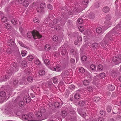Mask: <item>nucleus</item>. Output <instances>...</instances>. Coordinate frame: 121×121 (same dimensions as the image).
Instances as JSON below:
<instances>
[{"label": "nucleus", "mask_w": 121, "mask_h": 121, "mask_svg": "<svg viewBox=\"0 0 121 121\" xmlns=\"http://www.w3.org/2000/svg\"><path fill=\"white\" fill-rule=\"evenodd\" d=\"M81 59L82 61H85L87 60V57L86 56L83 55Z\"/></svg>", "instance_id": "obj_52"}, {"label": "nucleus", "mask_w": 121, "mask_h": 121, "mask_svg": "<svg viewBox=\"0 0 121 121\" xmlns=\"http://www.w3.org/2000/svg\"><path fill=\"white\" fill-rule=\"evenodd\" d=\"M112 108L110 106H108L107 107V110L108 112H110Z\"/></svg>", "instance_id": "obj_60"}, {"label": "nucleus", "mask_w": 121, "mask_h": 121, "mask_svg": "<svg viewBox=\"0 0 121 121\" xmlns=\"http://www.w3.org/2000/svg\"><path fill=\"white\" fill-rule=\"evenodd\" d=\"M78 69L80 72L83 73L85 72L84 69L82 67H80L79 68H77L76 69Z\"/></svg>", "instance_id": "obj_34"}, {"label": "nucleus", "mask_w": 121, "mask_h": 121, "mask_svg": "<svg viewBox=\"0 0 121 121\" xmlns=\"http://www.w3.org/2000/svg\"><path fill=\"white\" fill-rule=\"evenodd\" d=\"M105 28V26H101L98 27L96 29V33L98 35H102L106 30L108 28V27H107Z\"/></svg>", "instance_id": "obj_7"}, {"label": "nucleus", "mask_w": 121, "mask_h": 121, "mask_svg": "<svg viewBox=\"0 0 121 121\" xmlns=\"http://www.w3.org/2000/svg\"><path fill=\"white\" fill-rule=\"evenodd\" d=\"M84 90V89H82L77 91L76 93V99H79L80 97V94L83 93L85 91L87 92L93 91V88L91 86H88L87 88H85Z\"/></svg>", "instance_id": "obj_5"}, {"label": "nucleus", "mask_w": 121, "mask_h": 121, "mask_svg": "<svg viewBox=\"0 0 121 121\" xmlns=\"http://www.w3.org/2000/svg\"><path fill=\"white\" fill-rule=\"evenodd\" d=\"M111 19V17L110 15L108 14L106 15L105 17L106 20L108 21H110Z\"/></svg>", "instance_id": "obj_47"}, {"label": "nucleus", "mask_w": 121, "mask_h": 121, "mask_svg": "<svg viewBox=\"0 0 121 121\" xmlns=\"http://www.w3.org/2000/svg\"><path fill=\"white\" fill-rule=\"evenodd\" d=\"M49 67L51 70L54 71L60 72L61 71V68L60 67V65L59 64L57 65L56 66V68L54 66H53V67H52L51 66H49Z\"/></svg>", "instance_id": "obj_10"}, {"label": "nucleus", "mask_w": 121, "mask_h": 121, "mask_svg": "<svg viewBox=\"0 0 121 121\" xmlns=\"http://www.w3.org/2000/svg\"><path fill=\"white\" fill-rule=\"evenodd\" d=\"M90 69L92 70H96V66L93 64H92L90 66Z\"/></svg>", "instance_id": "obj_40"}, {"label": "nucleus", "mask_w": 121, "mask_h": 121, "mask_svg": "<svg viewBox=\"0 0 121 121\" xmlns=\"http://www.w3.org/2000/svg\"><path fill=\"white\" fill-rule=\"evenodd\" d=\"M23 5L24 6L26 7L28 6L29 5L28 1L26 0H25L23 3Z\"/></svg>", "instance_id": "obj_37"}, {"label": "nucleus", "mask_w": 121, "mask_h": 121, "mask_svg": "<svg viewBox=\"0 0 121 121\" xmlns=\"http://www.w3.org/2000/svg\"><path fill=\"white\" fill-rule=\"evenodd\" d=\"M89 103L87 101H79L78 103V104L79 105L81 106H83L85 105H88V103Z\"/></svg>", "instance_id": "obj_15"}, {"label": "nucleus", "mask_w": 121, "mask_h": 121, "mask_svg": "<svg viewBox=\"0 0 121 121\" xmlns=\"http://www.w3.org/2000/svg\"><path fill=\"white\" fill-rule=\"evenodd\" d=\"M78 113L81 115V116L83 117H85L86 116V113L84 112H80L81 110V109H78L77 110Z\"/></svg>", "instance_id": "obj_20"}, {"label": "nucleus", "mask_w": 121, "mask_h": 121, "mask_svg": "<svg viewBox=\"0 0 121 121\" xmlns=\"http://www.w3.org/2000/svg\"><path fill=\"white\" fill-rule=\"evenodd\" d=\"M28 60L30 61H31L34 59V57L33 56L31 55H29L27 57Z\"/></svg>", "instance_id": "obj_46"}, {"label": "nucleus", "mask_w": 121, "mask_h": 121, "mask_svg": "<svg viewBox=\"0 0 121 121\" xmlns=\"http://www.w3.org/2000/svg\"><path fill=\"white\" fill-rule=\"evenodd\" d=\"M77 22L79 24H81L83 22V21L81 18H79L78 19Z\"/></svg>", "instance_id": "obj_59"}, {"label": "nucleus", "mask_w": 121, "mask_h": 121, "mask_svg": "<svg viewBox=\"0 0 121 121\" xmlns=\"http://www.w3.org/2000/svg\"><path fill=\"white\" fill-rule=\"evenodd\" d=\"M48 87L50 88L51 87L53 86V84L51 82H49L48 83Z\"/></svg>", "instance_id": "obj_58"}, {"label": "nucleus", "mask_w": 121, "mask_h": 121, "mask_svg": "<svg viewBox=\"0 0 121 121\" xmlns=\"http://www.w3.org/2000/svg\"><path fill=\"white\" fill-rule=\"evenodd\" d=\"M26 79L29 82H32L33 81V78L31 76H29Z\"/></svg>", "instance_id": "obj_36"}, {"label": "nucleus", "mask_w": 121, "mask_h": 121, "mask_svg": "<svg viewBox=\"0 0 121 121\" xmlns=\"http://www.w3.org/2000/svg\"><path fill=\"white\" fill-rule=\"evenodd\" d=\"M18 20L16 18L13 19L11 21L12 23L13 24H16L18 23Z\"/></svg>", "instance_id": "obj_29"}, {"label": "nucleus", "mask_w": 121, "mask_h": 121, "mask_svg": "<svg viewBox=\"0 0 121 121\" xmlns=\"http://www.w3.org/2000/svg\"><path fill=\"white\" fill-rule=\"evenodd\" d=\"M99 76V77L101 78H104L106 77L105 74L104 72L100 73Z\"/></svg>", "instance_id": "obj_32"}, {"label": "nucleus", "mask_w": 121, "mask_h": 121, "mask_svg": "<svg viewBox=\"0 0 121 121\" xmlns=\"http://www.w3.org/2000/svg\"><path fill=\"white\" fill-rule=\"evenodd\" d=\"M82 40V37L81 36H78V37L77 39V42H76V45L79 43V45L81 44V41Z\"/></svg>", "instance_id": "obj_23"}, {"label": "nucleus", "mask_w": 121, "mask_h": 121, "mask_svg": "<svg viewBox=\"0 0 121 121\" xmlns=\"http://www.w3.org/2000/svg\"><path fill=\"white\" fill-rule=\"evenodd\" d=\"M110 9L108 6H105L102 9L103 11L105 13H107L109 11Z\"/></svg>", "instance_id": "obj_21"}, {"label": "nucleus", "mask_w": 121, "mask_h": 121, "mask_svg": "<svg viewBox=\"0 0 121 121\" xmlns=\"http://www.w3.org/2000/svg\"><path fill=\"white\" fill-rule=\"evenodd\" d=\"M100 98L98 97H95L93 98V100L94 102H97L100 100Z\"/></svg>", "instance_id": "obj_41"}, {"label": "nucleus", "mask_w": 121, "mask_h": 121, "mask_svg": "<svg viewBox=\"0 0 121 121\" xmlns=\"http://www.w3.org/2000/svg\"><path fill=\"white\" fill-rule=\"evenodd\" d=\"M8 43H10V44H9L10 45L11 44L12 45V44H13V45L15 44V43L14 42V40L12 39H10L8 40Z\"/></svg>", "instance_id": "obj_50"}, {"label": "nucleus", "mask_w": 121, "mask_h": 121, "mask_svg": "<svg viewBox=\"0 0 121 121\" xmlns=\"http://www.w3.org/2000/svg\"><path fill=\"white\" fill-rule=\"evenodd\" d=\"M17 42L20 45L23 47H24L28 49L29 47L25 45L23 43L20 41L19 40H17Z\"/></svg>", "instance_id": "obj_27"}, {"label": "nucleus", "mask_w": 121, "mask_h": 121, "mask_svg": "<svg viewBox=\"0 0 121 121\" xmlns=\"http://www.w3.org/2000/svg\"><path fill=\"white\" fill-rule=\"evenodd\" d=\"M89 18L91 19L94 18L95 17V15L92 13H90L89 15Z\"/></svg>", "instance_id": "obj_33"}, {"label": "nucleus", "mask_w": 121, "mask_h": 121, "mask_svg": "<svg viewBox=\"0 0 121 121\" xmlns=\"http://www.w3.org/2000/svg\"><path fill=\"white\" fill-rule=\"evenodd\" d=\"M69 76L68 77L66 78L65 81V83H66L67 84H69L72 82V81L71 80V78H70Z\"/></svg>", "instance_id": "obj_26"}, {"label": "nucleus", "mask_w": 121, "mask_h": 121, "mask_svg": "<svg viewBox=\"0 0 121 121\" xmlns=\"http://www.w3.org/2000/svg\"><path fill=\"white\" fill-rule=\"evenodd\" d=\"M39 73L40 75H44L45 73L44 70H40L39 71Z\"/></svg>", "instance_id": "obj_48"}, {"label": "nucleus", "mask_w": 121, "mask_h": 121, "mask_svg": "<svg viewBox=\"0 0 121 121\" xmlns=\"http://www.w3.org/2000/svg\"><path fill=\"white\" fill-rule=\"evenodd\" d=\"M2 22H4L7 21V18L5 16L2 17L1 19Z\"/></svg>", "instance_id": "obj_39"}, {"label": "nucleus", "mask_w": 121, "mask_h": 121, "mask_svg": "<svg viewBox=\"0 0 121 121\" xmlns=\"http://www.w3.org/2000/svg\"><path fill=\"white\" fill-rule=\"evenodd\" d=\"M107 88L108 90L111 91L114 90L115 89L114 86L111 84L108 85V86Z\"/></svg>", "instance_id": "obj_18"}, {"label": "nucleus", "mask_w": 121, "mask_h": 121, "mask_svg": "<svg viewBox=\"0 0 121 121\" xmlns=\"http://www.w3.org/2000/svg\"><path fill=\"white\" fill-rule=\"evenodd\" d=\"M28 115H24L22 116V117L23 120H27Z\"/></svg>", "instance_id": "obj_51"}, {"label": "nucleus", "mask_w": 121, "mask_h": 121, "mask_svg": "<svg viewBox=\"0 0 121 121\" xmlns=\"http://www.w3.org/2000/svg\"><path fill=\"white\" fill-rule=\"evenodd\" d=\"M45 109H41L40 111L35 112L36 117L32 113H30L28 115L27 120L29 121H40L46 118Z\"/></svg>", "instance_id": "obj_2"}, {"label": "nucleus", "mask_w": 121, "mask_h": 121, "mask_svg": "<svg viewBox=\"0 0 121 121\" xmlns=\"http://www.w3.org/2000/svg\"><path fill=\"white\" fill-rule=\"evenodd\" d=\"M10 69H9V70H6V72L7 73L6 76H7V77L5 75L4 76L3 75H2V76L0 75V82H1L3 81H6L7 79L11 75L13 72V71L11 70V68H10Z\"/></svg>", "instance_id": "obj_6"}, {"label": "nucleus", "mask_w": 121, "mask_h": 121, "mask_svg": "<svg viewBox=\"0 0 121 121\" xmlns=\"http://www.w3.org/2000/svg\"><path fill=\"white\" fill-rule=\"evenodd\" d=\"M103 65H101L99 64L98 66L97 69L101 71L103 69Z\"/></svg>", "instance_id": "obj_45"}, {"label": "nucleus", "mask_w": 121, "mask_h": 121, "mask_svg": "<svg viewBox=\"0 0 121 121\" xmlns=\"http://www.w3.org/2000/svg\"><path fill=\"white\" fill-rule=\"evenodd\" d=\"M35 63L36 65H38L40 64L41 62L39 59L37 58L35 60Z\"/></svg>", "instance_id": "obj_44"}, {"label": "nucleus", "mask_w": 121, "mask_h": 121, "mask_svg": "<svg viewBox=\"0 0 121 121\" xmlns=\"http://www.w3.org/2000/svg\"><path fill=\"white\" fill-rule=\"evenodd\" d=\"M19 106L21 107H22L24 106V103L22 101H20L19 103Z\"/></svg>", "instance_id": "obj_54"}, {"label": "nucleus", "mask_w": 121, "mask_h": 121, "mask_svg": "<svg viewBox=\"0 0 121 121\" xmlns=\"http://www.w3.org/2000/svg\"><path fill=\"white\" fill-rule=\"evenodd\" d=\"M51 48V46L49 44H46L44 47L45 49L47 51H48L50 50Z\"/></svg>", "instance_id": "obj_31"}, {"label": "nucleus", "mask_w": 121, "mask_h": 121, "mask_svg": "<svg viewBox=\"0 0 121 121\" xmlns=\"http://www.w3.org/2000/svg\"><path fill=\"white\" fill-rule=\"evenodd\" d=\"M52 40L54 41H56L58 39V38L57 36L54 35L52 37Z\"/></svg>", "instance_id": "obj_53"}, {"label": "nucleus", "mask_w": 121, "mask_h": 121, "mask_svg": "<svg viewBox=\"0 0 121 121\" xmlns=\"http://www.w3.org/2000/svg\"><path fill=\"white\" fill-rule=\"evenodd\" d=\"M75 61V60L74 59L72 58L70 60V62L73 64H74Z\"/></svg>", "instance_id": "obj_64"}, {"label": "nucleus", "mask_w": 121, "mask_h": 121, "mask_svg": "<svg viewBox=\"0 0 121 121\" xmlns=\"http://www.w3.org/2000/svg\"><path fill=\"white\" fill-rule=\"evenodd\" d=\"M93 83L97 86L98 87L99 86L98 84H100V82L97 78L96 77H94V78Z\"/></svg>", "instance_id": "obj_14"}, {"label": "nucleus", "mask_w": 121, "mask_h": 121, "mask_svg": "<svg viewBox=\"0 0 121 121\" xmlns=\"http://www.w3.org/2000/svg\"><path fill=\"white\" fill-rule=\"evenodd\" d=\"M44 4L41 3L39 6L37 8V11L38 12H39L42 11L44 8V6H45Z\"/></svg>", "instance_id": "obj_13"}, {"label": "nucleus", "mask_w": 121, "mask_h": 121, "mask_svg": "<svg viewBox=\"0 0 121 121\" xmlns=\"http://www.w3.org/2000/svg\"><path fill=\"white\" fill-rule=\"evenodd\" d=\"M48 8L49 9H52V5L50 4H48L47 5Z\"/></svg>", "instance_id": "obj_61"}, {"label": "nucleus", "mask_w": 121, "mask_h": 121, "mask_svg": "<svg viewBox=\"0 0 121 121\" xmlns=\"http://www.w3.org/2000/svg\"><path fill=\"white\" fill-rule=\"evenodd\" d=\"M44 60V63L48 67L49 66V65L50 64V61L48 59H45L43 60Z\"/></svg>", "instance_id": "obj_28"}, {"label": "nucleus", "mask_w": 121, "mask_h": 121, "mask_svg": "<svg viewBox=\"0 0 121 121\" xmlns=\"http://www.w3.org/2000/svg\"><path fill=\"white\" fill-rule=\"evenodd\" d=\"M0 97L2 98V99L0 100V102H2L3 100H4L5 99L6 97V94L5 92L3 91H1L0 93Z\"/></svg>", "instance_id": "obj_12"}, {"label": "nucleus", "mask_w": 121, "mask_h": 121, "mask_svg": "<svg viewBox=\"0 0 121 121\" xmlns=\"http://www.w3.org/2000/svg\"><path fill=\"white\" fill-rule=\"evenodd\" d=\"M110 74L112 77L114 78L116 76L117 73L115 71L112 70Z\"/></svg>", "instance_id": "obj_30"}, {"label": "nucleus", "mask_w": 121, "mask_h": 121, "mask_svg": "<svg viewBox=\"0 0 121 121\" xmlns=\"http://www.w3.org/2000/svg\"><path fill=\"white\" fill-rule=\"evenodd\" d=\"M27 37L29 38L32 37L34 39H36L37 38H40L42 36L40 35L38 31L36 30H34L33 31H30L27 34Z\"/></svg>", "instance_id": "obj_3"}, {"label": "nucleus", "mask_w": 121, "mask_h": 121, "mask_svg": "<svg viewBox=\"0 0 121 121\" xmlns=\"http://www.w3.org/2000/svg\"><path fill=\"white\" fill-rule=\"evenodd\" d=\"M104 24L106 26H105V28H106L107 27H108V28L110 27V26L111 25L112 23L110 21H108L106 20L104 22Z\"/></svg>", "instance_id": "obj_16"}, {"label": "nucleus", "mask_w": 121, "mask_h": 121, "mask_svg": "<svg viewBox=\"0 0 121 121\" xmlns=\"http://www.w3.org/2000/svg\"><path fill=\"white\" fill-rule=\"evenodd\" d=\"M85 27V26H80L78 27V28L80 31L82 32L84 31L85 29L86 28Z\"/></svg>", "instance_id": "obj_35"}, {"label": "nucleus", "mask_w": 121, "mask_h": 121, "mask_svg": "<svg viewBox=\"0 0 121 121\" xmlns=\"http://www.w3.org/2000/svg\"><path fill=\"white\" fill-rule=\"evenodd\" d=\"M49 19L51 21H52L53 23H55L57 24L59 22L61 23V18L60 17H57L56 19H54V17L52 15L50 14L49 15Z\"/></svg>", "instance_id": "obj_8"}, {"label": "nucleus", "mask_w": 121, "mask_h": 121, "mask_svg": "<svg viewBox=\"0 0 121 121\" xmlns=\"http://www.w3.org/2000/svg\"><path fill=\"white\" fill-rule=\"evenodd\" d=\"M70 74L69 71H66L63 72L61 74V76L63 79L65 80V78L69 76Z\"/></svg>", "instance_id": "obj_11"}, {"label": "nucleus", "mask_w": 121, "mask_h": 121, "mask_svg": "<svg viewBox=\"0 0 121 121\" xmlns=\"http://www.w3.org/2000/svg\"><path fill=\"white\" fill-rule=\"evenodd\" d=\"M98 44L97 43H93L92 45V47L94 48H96L98 47Z\"/></svg>", "instance_id": "obj_55"}, {"label": "nucleus", "mask_w": 121, "mask_h": 121, "mask_svg": "<svg viewBox=\"0 0 121 121\" xmlns=\"http://www.w3.org/2000/svg\"><path fill=\"white\" fill-rule=\"evenodd\" d=\"M85 76H87L88 78H92V76L91 74L87 72H85L84 73Z\"/></svg>", "instance_id": "obj_22"}, {"label": "nucleus", "mask_w": 121, "mask_h": 121, "mask_svg": "<svg viewBox=\"0 0 121 121\" xmlns=\"http://www.w3.org/2000/svg\"><path fill=\"white\" fill-rule=\"evenodd\" d=\"M60 77V76H58L53 77L52 78V80L53 82L54 83H57L58 82V78Z\"/></svg>", "instance_id": "obj_17"}, {"label": "nucleus", "mask_w": 121, "mask_h": 121, "mask_svg": "<svg viewBox=\"0 0 121 121\" xmlns=\"http://www.w3.org/2000/svg\"><path fill=\"white\" fill-rule=\"evenodd\" d=\"M67 113L65 111H63L61 112V115L63 118H64L67 115Z\"/></svg>", "instance_id": "obj_25"}, {"label": "nucleus", "mask_w": 121, "mask_h": 121, "mask_svg": "<svg viewBox=\"0 0 121 121\" xmlns=\"http://www.w3.org/2000/svg\"><path fill=\"white\" fill-rule=\"evenodd\" d=\"M91 30L90 29H88L84 32V34L85 35H89L91 34Z\"/></svg>", "instance_id": "obj_24"}, {"label": "nucleus", "mask_w": 121, "mask_h": 121, "mask_svg": "<svg viewBox=\"0 0 121 121\" xmlns=\"http://www.w3.org/2000/svg\"><path fill=\"white\" fill-rule=\"evenodd\" d=\"M5 26L7 29H10L11 27V25L8 23H6L5 24Z\"/></svg>", "instance_id": "obj_42"}, {"label": "nucleus", "mask_w": 121, "mask_h": 121, "mask_svg": "<svg viewBox=\"0 0 121 121\" xmlns=\"http://www.w3.org/2000/svg\"><path fill=\"white\" fill-rule=\"evenodd\" d=\"M112 60L116 65L118 64L121 62V55H119L118 57H113Z\"/></svg>", "instance_id": "obj_9"}, {"label": "nucleus", "mask_w": 121, "mask_h": 121, "mask_svg": "<svg viewBox=\"0 0 121 121\" xmlns=\"http://www.w3.org/2000/svg\"><path fill=\"white\" fill-rule=\"evenodd\" d=\"M55 25L53 23H51L50 24V26L51 28H55Z\"/></svg>", "instance_id": "obj_62"}, {"label": "nucleus", "mask_w": 121, "mask_h": 121, "mask_svg": "<svg viewBox=\"0 0 121 121\" xmlns=\"http://www.w3.org/2000/svg\"><path fill=\"white\" fill-rule=\"evenodd\" d=\"M22 64L23 66L25 67L27 65V63L26 60H24L22 61Z\"/></svg>", "instance_id": "obj_49"}, {"label": "nucleus", "mask_w": 121, "mask_h": 121, "mask_svg": "<svg viewBox=\"0 0 121 121\" xmlns=\"http://www.w3.org/2000/svg\"><path fill=\"white\" fill-rule=\"evenodd\" d=\"M33 21L34 22L36 23H38L39 22V19L37 18L36 17L34 19Z\"/></svg>", "instance_id": "obj_57"}, {"label": "nucleus", "mask_w": 121, "mask_h": 121, "mask_svg": "<svg viewBox=\"0 0 121 121\" xmlns=\"http://www.w3.org/2000/svg\"><path fill=\"white\" fill-rule=\"evenodd\" d=\"M90 83L89 81L87 80H85L83 81V83L85 86L88 85Z\"/></svg>", "instance_id": "obj_38"}, {"label": "nucleus", "mask_w": 121, "mask_h": 121, "mask_svg": "<svg viewBox=\"0 0 121 121\" xmlns=\"http://www.w3.org/2000/svg\"><path fill=\"white\" fill-rule=\"evenodd\" d=\"M22 0H17L15 1H13V2H11V3L10 4L11 5H12L14 4L15 3V4H17H17H22Z\"/></svg>", "instance_id": "obj_19"}, {"label": "nucleus", "mask_w": 121, "mask_h": 121, "mask_svg": "<svg viewBox=\"0 0 121 121\" xmlns=\"http://www.w3.org/2000/svg\"><path fill=\"white\" fill-rule=\"evenodd\" d=\"M75 88V86L73 85H70L69 87V89L71 90L74 89Z\"/></svg>", "instance_id": "obj_56"}, {"label": "nucleus", "mask_w": 121, "mask_h": 121, "mask_svg": "<svg viewBox=\"0 0 121 121\" xmlns=\"http://www.w3.org/2000/svg\"><path fill=\"white\" fill-rule=\"evenodd\" d=\"M121 25L118 24L117 26L113 29L111 31L109 32L107 34L102 41L101 42L100 44L102 46V48L108 51L109 47L110 46L111 42L113 41L115 36L116 34V35L118 34L119 32L121 31Z\"/></svg>", "instance_id": "obj_1"}, {"label": "nucleus", "mask_w": 121, "mask_h": 121, "mask_svg": "<svg viewBox=\"0 0 121 121\" xmlns=\"http://www.w3.org/2000/svg\"><path fill=\"white\" fill-rule=\"evenodd\" d=\"M89 0H83L82 2V4L84 6V8H82L79 5H78L76 6V14L81 12L83 10L86 8L89 3Z\"/></svg>", "instance_id": "obj_4"}, {"label": "nucleus", "mask_w": 121, "mask_h": 121, "mask_svg": "<svg viewBox=\"0 0 121 121\" xmlns=\"http://www.w3.org/2000/svg\"><path fill=\"white\" fill-rule=\"evenodd\" d=\"M27 53V52L26 50H22V56H25Z\"/></svg>", "instance_id": "obj_43"}, {"label": "nucleus", "mask_w": 121, "mask_h": 121, "mask_svg": "<svg viewBox=\"0 0 121 121\" xmlns=\"http://www.w3.org/2000/svg\"><path fill=\"white\" fill-rule=\"evenodd\" d=\"M105 111L102 110H101L100 111V113L101 115H103L105 113Z\"/></svg>", "instance_id": "obj_63"}]
</instances>
